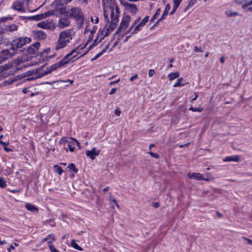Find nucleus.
Wrapping results in <instances>:
<instances>
[{"label":"nucleus","instance_id":"f257e3e1","mask_svg":"<svg viewBox=\"0 0 252 252\" xmlns=\"http://www.w3.org/2000/svg\"><path fill=\"white\" fill-rule=\"evenodd\" d=\"M31 41V38L28 37H20L13 40L9 50L6 49L0 52V64L5 60L14 56L17 51H22L23 50L19 49Z\"/></svg>","mask_w":252,"mask_h":252},{"label":"nucleus","instance_id":"f03ea898","mask_svg":"<svg viewBox=\"0 0 252 252\" xmlns=\"http://www.w3.org/2000/svg\"><path fill=\"white\" fill-rule=\"evenodd\" d=\"M72 39L71 32L69 30H66L60 33L59 39L55 47L56 50H59L65 47L70 40Z\"/></svg>","mask_w":252,"mask_h":252},{"label":"nucleus","instance_id":"7ed1b4c3","mask_svg":"<svg viewBox=\"0 0 252 252\" xmlns=\"http://www.w3.org/2000/svg\"><path fill=\"white\" fill-rule=\"evenodd\" d=\"M110 29V23H107L103 29H100L97 33V37L93 42V45H96L100 42L104 37L107 36L109 33Z\"/></svg>","mask_w":252,"mask_h":252},{"label":"nucleus","instance_id":"20e7f679","mask_svg":"<svg viewBox=\"0 0 252 252\" xmlns=\"http://www.w3.org/2000/svg\"><path fill=\"white\" fill-rule=\"evenodd\" d=\"M70 16L76 21L81 20V23L84 24V14L79 7H73L70 9Z\"/></svg>","mask_w":252,"mask_h":252},{"label":"nucleus","instance_id":"39448f33","mask_svg":"<svg viewBox=\"0 0 252 252\" xmlns=\"http://www.w3.org/2000/svg\"><path fill=\"white\" fill-rule=\"evenodd\" d=\"M115 13H114V9L111 10V31L114 29V26L117 24L119 21V10L118 5H115Z\"/></svg>","mask_w":252,"mask_h":252},{"label":"nucleus","instance_id":"423d86ee","mask_svg":"<svg viewBox=\"0 0 252 252\" xmlns=\"http://www.w3.org/2000/svg\"><path fill=\"white\" fill-rule=\"evenodd\" d=\"M70 61H71V59H68L66 56H65L58 63L51 65L49 67V71L52 72L53 70H55L57 68L60 67L68 63Z\"/></svg>","mask_w":252,"mask_h":252},{"label":"nucleus","instance_id":"0eeeda50","mask_svg":"<svg viewBox=\"0 0 252 252\" xmlns=\"http://www.w3.org/2000/svg\"><path fill=\"white\" fill-rule=\"evenodd\" d=\"M30 0H17L13 2L12 4V8L16 10H17L20 12H24L25 11V9L24 7L25 4V1H26L27 3H28L29 1Z\"/></svg>","mask_w":252,"mask_h":252},{"label":"nucleus","instance_id":"6e6552de","mask_svg":"<svg viewBox=\"0 0 252 252\" xmlns=\"http://www.w3.org/2000/svg\"><path fill=\"white\" fill-rule=\"evenodd\" d=\"M40 45V43L39 42H37L34 44H32L31 46L28 47L26 49H24L23 51L25 54L29 55H32L37 51Z\"/></svg>","mask_w":252,"mask_h":252},{"label":"nucleus","instance_id":"1a4fd4ad","mask_svg":"<svg viewBox=\"0 0 252 252\" xmlns=\"http://www.w3.org/2000/svg\"><path fill=\"white\" fill-rule=\"evenodd\" d=\"M130 20V17L129 16L125 15L123 18L122 21L118 30L116 32V34L119 31L125 30L128 27Z\"/></svg>","mask_w":252,"mask_h":252},{"label":"nucleus","instance_id":"9d476101","mask_svg":"<svg viewBox=\"0 0 252 252\" xmlns=\"http://www.w3.org/2000/svg\"><path fill=\"white\" fill-rule=\"evenodd\" d=\"M87 45V44L85 45H80L78 46L77 48L75 49H74L72 50L70 53H69L68 54H67L66 56L67 57L68 59H70V57L73 55L74 53H78L80 50L83 49L86 47ZM77 55H74L71 59H73V58H75L76 57Z\"/></svg>","mask_w":252,"mask_h":252},{"label":"nucleus","instance_id":"9b49d317","mask_svg":"<svg viewBox=\"0 0 252 252\" xmlns=\"http://www.w3.org/2000/svg\"><path fill=\"white\" fill-rule=\"evenodd\" d=\"M99 154V151L96 149L95 148H93L91 150H87L86 154L92 159H94L96 156Z\"/></svg>","mask_w":252,"mask_h":252},{"label":"nucleus","instance_id":"f8f14e48","mask_svg":"<svg viewBox=\"0 0 252 252\" xmlns=\"http://www.w3.org/2000/svg\"><path fill=\"white\" fill-rule=\"evenodd\" d=\"M69 24L70 21L68 17H62L59 20L58 27L63 29L68 26Z\"/></svg>","mask_w":252,"mask_h":252},{"label":"nucleus","instance_id":"ddd939ff","mask_svg":"<svg viewBox=\"0 0 252 252\" xmlns=\"http://www.w3.org/2000/svg\"><path fill=\"white\" fill-rule=\"evenodd\" d=\"M33 35L37 40H43L46 38V33L42 31H33Z\"/></svg>","mask_w":252,"mask_h":252},{"label":"nucleus","instance_id":"4468645a","mask_svg":"<svg viewBox=\"0 0 252 252\" xmlns=\"http://www.w3.org/2000/svg\"><path fill=\"white\" fill-rule=\"evenodd\" d=\"M125 7L127 10L130 11L133 14H135L138 11V8L136 5L133 3H126L125 4Z\"/></svg>","mask_w":252,"mask_h":252},{"label":"nucleus","instance_id":"2eb2a0df","mask_svg":"<svg viewBox=\"0 0 252 252\" xmlns=\"http://www.w3.org/2000/svg\"><path fill=\"white\" fill-rule=\"evenodd\" d=\"M18 29V26L15 24H12L8 26H5L2 27V32H1V33H5L8 31L9 32H13L17 30Z\"/></svg>","mask_w":252,"mask_h":252},{"label":"nucleus","instance_id":"dca6fc26","mask_svg":"<svg viewBox=\"0 0 252 252\" xmlns=\"http://www.w3.org/2000/svg\"><path fill=\"white\" fill-rule=\"evenodd\" d=\"M187 176L189 178H192L197 180H204L203 176L199 173H189Z\"/></svg>","mask_w":252,"mask_h":252},{"label":"nucleus","instance_id":"f3484780","mask_svg":"<svg viewBox=\"0 0 252 252\" xmlns=\"http://www.w3.org/2000/svg\"><path fill=\"white\" fill-rule=\"evenodd\" d=\"M51 71H49V68H47L46 70L44 71L41 74L39 73L38 75H36L35 77H32L28 78L27 80H29V81L34 80V79H37L38 78L42 77L45 75H47V74L51 73Z\"/></svg>","mask_w":252,"mask_h":252},{"label":"nucleus","instance_id":"a211bd4d","mask_svg":"<svg viewBox=\"0 0 252 252\" xmlns=\"http://www.w3.org/2000/svg\"><path fill=\"white\" fill-rule=\"evenodd\" d=\"M223 160L224 161H238L239 160V157L238 156L227 157Z\"/></svg>","mask_w":252,"mask_h":252},{"label":"nucleus","instance_id":"6ab92c4d","mask_svg":"<svg viewBox=\"0 0 252 252\" xmlns=\"http://www.w3.org/2000/svg\"><path fill=\"white\" fill-rule=\"evenodd\" d=\"M42 18V16L41 15H37L33 16L30 17H22V18L23 19H29V20H33L35 21H39L41 20Z\"/></svg>","mask_w":252,"mask_h":252},{"label":"nucleus","instance_id":"aec40b11","mask_svg":"<svg viewBox=\"0 0 252 252\" xmlns=\"http://www.w3.org/2000/svg\"><path fill=\"white\" fill-rule=\"evenodd\" d=\"M109 44L110 43H108V44L106 45L104 49H103L100 52L96 55L93 58L91 59V61H94L96 60L98 58H99L104 52H105L106 50L108 48Z\"/></svg>","mask_w":252,"mask_h":252},{"label":"nucleus","instance_id":"412c9836","mask_svg":"<svg viewBox=\"0 0 252 252\" xmlns=\"http://www.w3.org/2000/svg\"><path fill=\"white\" fill-rule=\"evenodd\" d=\"M25 207L28 210L31 212H37L38 211L37 208L36 206L31 204H26Z\"/></svg>","mask_w":252,"mask_h":252},{"label":"nucleus","instance_id":"4be33fe9","mask_svg":"<svg viewBox=\"0 0 252 252\" xmlns=\"http://www.w3.org/2000/svg\"><path fill=\"white\" fill-rule=\"evenodd\" d=\"M183 80V78H178L177 82L176 83H175L174 85H173V87H178L184 86L188 83V82H186L185 83H182V81Z\"/></svg>","mask_w":252,"mask_h":252},{"label":"nucleus","instance_id":"5701e85b","mask_svg":"<svg viewBox=\"0 0 252 252\" xmlns=\"http://www.w3.org/2000/svg\"><path fill=\"white\" fill-rule=\"evenodd\" d=\"M71 246L74 248L76 250H79V251H82V248L80 247L77 243L75 242V240H72L71 242Z\"/></svg>","mask_w":252,"mask_h":252},{"label":"nucleus","instance_id":"b1692460","mask_svg":"<svg viewBox=\"0 0 252 252\" xmlns=\"http://www.w3.org/2000/svg\"><path fill=\"white\" fill-rule=\"evenodd\" d=\"M179 76V73L178 72H176L174 73H170L168 75V77L170 80H173Z\"/></svg>","mask_w":252,"mask_h":252},{"label":"nucleus","instance_id":"393cba45","mask_svg":"<svg viewBox=\"0 0 252 252\" xmlns=\"http://www.w3.org/2000/svg\"><path fill=\"white\" fill-rule=\"evenodd\" d=\"M12 18L11 17H3L1 18H0V23H4L7 21L8 20H11ZM2 32V27H0V34H1V32Z\"/></svg>","mask_w":252,"mask_h":252},{"label":"nucleus","instance_id":"a878e982","mask_svg":"<svg viewBox=\"0 0 252 252\" xmlns=\"http://www.w3.org/2000/svg\"><path fill=\"white\" fill-rule=\"evenodd\" d=\"M37 27L42 29H48L49 28V26L48 24L44 22H41L37 24Z\"/></svg>","mask_w":252,"mask_h":252},{"label":"nucleus","instance_id":"bb28decb","mask_svg":"<svg viewBox=\"0 0 252 252\" xmlns=\"http://www.w3.org/2000/svg\"><path fill=\"white\" fill-rule=\"evenodd\" d=\"M56 240L55 236L53 234L48 235V244L49 245H52V243Z\"/></svg>","mask_w":252,"mask_h":252},{"label":"nucleus","instance_id":"cd10ccee","mask_svg":"<svg viewBox=\"0 0 252 252\" xmlns=\"http://www.w3.org/2000/svg\"><path fill=\"white\" fill-rule=\"evenodd\" d=\"M197 1V0H190L188 3V5L185 9V11H188L189 8L192 6Z\"/></svg>","mask_w":252,"mask_h":252},{"label":"nucleus","instance_id":"c85d7f7f","mask_svg":"<svg viewBox=\"0 0 252 252\" xmlns=\"http://www.w3.org/2000/svg\"><path fill=\"white\" fill-rule=\"evenodd\" d=\"M73 142H74V141H72L71 140V141H67V146L71 152H73L75 149V147Z\"/></svg>","mask_w":252,"mask_h":252},{"label":"nucleus","instance_id":"c756f323","mask_svg":"<svg viewBox=\"0 0 252 252\" xmlns=\"http://www.w3.org/2000/svg\"><path fill=\"white\" fill-rule=\"evenodd\" d=\"M54 167L56 170V172L59 175H62V174L63 172V170L62 169L61 167L58 166V165H55Z\"/></svg>","mask_w":252,"mask_h":252},{"label":"nucleus","instance_id":"7c9ffc66","mask_svg":"<svg viewBox=\"0 0 252 252\" xmlns=\"http://www.w3.org/2000/svg\"><path fill=\"white\" fill-rule=\"evenodd\" d=\"M226 14L227 17H230L232 16H235L238 15L239 13L237 12H231L230 11H226Z\"/></svg>","mask_w":252,"mask_h":252},{"label":"nucleus","instance_id":"2f4dec72","mask_svg":"<svg viewBox=\"0 0 252 252\" xmlns=\"http://www.w3.org/2000/svg\"><path fill=\"white\" fill-rule=\"evenodd\" d=\"M67 168H69V170H72L75 173H77L78 172V169L76 168L75 165L73 163H70Z\"/></svg>","mask_w":252,"mask_h":252},{"label":"nucleus","instance_id":"473e14b6","mask_svg":"<svg viewBox=\"0 0 252 252\" xmlns=\"http://www.w3.org/2000/svg\"><path fill=\"white\" fill-rule=\"evenodd\" d=\"M189 110H191L193 112H201L203 111V108H201V107H198V108H194L193 107H190L189 108Z\"/></svg>","mask_w":252,"mask_h":252},{"label":"nucleus","instance_id":"72a5a7b5","mask_svg":"<svg viewBox=\"0 0 252 252\" xmlns=\"http://www.w3.org/2000/svg\"><path fill=\"white\" fill-rule=\"evenodd\" d=\"M6 186V182L2 177H0V187L1 188H4Z\"/></svg>","mask_w":252,"mask_h":252},{"label":"nucleus","instance_id":"f704fd0d","mask_svg":"<svg viewBox=\"0 0 252 252\" xmlns=\"http://www.w3.org/2000/svg\"><path fill=\"white\" fill-rule=\"evenodd\" d=\"M48 247L51 252H60L53 245H48Z\"/></svg>","mask_w":252,"mask_h":252},{"label":"nucleus","instance_id":"c9c22d12","mask_svg":"<svg viewBox=\"0 0 252 252\" xmlns=\"http://www.w3.org/2000/svg\"><path fill=\"white\" fill-rule=\"evenodd\" d=\"M148 20H149V16H147L142 20V21L140 23V24L143 27L146 24V23L148 21Z\"/></svg>","mask_w":252,"mask_h":252},{"label":"nucleus","instance_id":"e433bc0d","mask_svg":"<svg viewBox=\"0 0 252 252\" xmlns=\"http://www.w3.org/2000/svg\"><path fill=\"white\" fill-rule=\"evenodd\" d=\"M71 0H59V3L61 5H63L71 1Z\"/></svg>","mask_w":252,"mask_h":252},{"label":"nucleus","instance_id":"4c0bfd02","mask_svg":"<svg viewBox=\"0 0 252 252\" xmlns=\"http://www.w3.org/2000/svg\"><path fill=\"white\" fill-rule=\"evenodd\" d=\"M179 6L173 4V7L172 11L170 12V15H173L175 12V11L177 10V9Z\"/></svg>","mask_w":252,"mask_h":252},{"label":"nucleus","instance_id":"58836bf2","mask_svg":"<svg viewBox=\"0 0 252 252\" xmlns=\"http://www.w3.org/2000/svg\"><path fill=\"white\" fill-rule=\"evenodd\" d=\"M148 153L153 158H158L159 156V155L157 154V153H153V152H148Z\"/></svg>","mask_w":252,"mask_h":252},{"label":"nucleus","instance_id":"ea45409f","mask_svg":"<svg viewBox=\"0 0 252 252\" xmlns=\"http://www.w3.org/2000/svg\"><path fill=\"white\" fill-rule=\"evenodd\" d=\"M160 11H161L159 8L157 10V11H156V13H155V14L153 16V17H154L155 19H157V17H158V16L160 14Z\"/></svg>","mask_w":252,"mask_h":252},{"label":"nucleus","instance_id":"a19ab883","mask_svg":"<svg viewBox=\"0 0 252 252\" xmlns=\"http://www.w3.org/2000/svg\"><path fill=\"white\" fill-rule=\"evenodd\" d=\"M102 3L104 6H110V4L109 3V0H102Z\"/></svg>","mask_w":252,"mask_h":252},{"label":"nucleus","instance_id":"79ce46f5","mask_svg":"<svg viewBox=\"0 0 252 252\" xmlns=\"http://www.w3.org/2000/svg\"><path fill=\"white\" fill-rule=\"evenodd\" d=\"M111 202L114 203L118 209H120V206L115 199H111Z\"/></svg>","mask_w":252,"mask_h":252},{"label":"nucleus","instance_id":"37998d69","mask_svg":"<svg viewBox=\"0 0 252 252\" xmlns=\"http://www.w3.org/2000/svg\"><path fill=\"white\" fill-rule=\"evenodd\" d=\"M242 238L247 242L248 244L252 246V240L248 239L245 237H242Z\"/></svg>","mask_w":252,"mask_h":252},{"label":"nucleus","instance_id":"c03bdc74","mask_svg":"<svg viewBox=\"0 0 252 252\" xmlns=\"http://www.w3.org/2000/svg\"><path fill=\"white\" fill-rule=\"evenodd\" d=\"M173 1V4L179 6L182 0H172Z\"/></svg>","mask_w":252,"mask_h":252},{"label":"nucleus","instance_id":"a18cd8bd","mask_svg":"<svg viewBox=\"0 0 252 252\" xmlns=\"http://www.w3.org/2000/svg\"><path fill=\"white\" fill-rule=\"evenodd\" d=\"M50 52V48H47L46 49H45L41 53V55L42 56H44V55L45 54H47L48 53H49V52Z\"/></svg>","mask_w":252,"mask_h":252},{"label":"nucleus","instance_id":"49530a36","mask_svg":"<svg viewBox=\"0 0 252 252\" xmlns=\"http://www.w3.org/2000/svg\"><path fill=\"white\" fill-rule=\"evenodd\" d=\"M114 113L117 116H119L121 113V111L119 109V108H116L115 110Z\"/></svg>","mask_w":252,"mask_h":252},{"label":"nucleus","instance_id":"de8ad7c7","mask_svg":"<svg viewBox=\"0 0 252 252\" xmlns=\"http://www.w3.org/2000/svg\"><path fill=\"white\" fill-rule=\"evenodd\" d=\"M155 73V71L154 69H150L149 71L148 75L150 77H152L154 74Z\"/></svg>","mask_w":252,"mask_h":252},{"label":"nucleus","instance_id":"09e8293b","mask_svg":"<svg viewBox=\"0 0 252 252\" xmlns=\"http://www.w3.org/2000/svg\"><path fill=\"white\" fill-rule=\"evenodd\" d=\"M168 12L166 11H164L163 14L161 17L159 18V20H162L165 18V17L167 15Z\"/></svg>","mask_w":252,"mask_h":252},{"label":"nucleus","instance_id":"8fccbe9b","mask_svg":"<svg viewBox=\"0 0 252 252\" xmlns=\"http://www.w3.org/2000/svg\"><path fill=\"white\" fill-rule=\"evenodd\" d=\"M194 51L195 52H202V50L198 48L197 46H195L194 47Z\"/></svg>","mask_w":252,"mask_h":252},{"label":"nucleus","instance_id":"3c124183","mask_svg":"<svg viewBox=\"0 0 252 252\" xmlns=\"http://www.w3.org/2000/svg\"><path fill=\"white\" fill-rule=\"evenodd\" d=\"M70 140L72 141H74V143H76V144L77 145L78 147H79V149H81V147L80 146V144L78 142V141H77L74 138H71Z\"/></svg>","mask_w":252,"mask_h":252},{"label":"nucleus","instance_id":"603ef678","mask_svg":"<svg viewBox=\"0 0 252 252\" xmlns=\"http://www.w3.org/2000/svg\"><path fill=\"white\" fill-rule=\"evenodd\" d=\"M170 9V5L169 4H167L166 5L164 11L168 13Z\"/></svg>","mask_w":252,"mask_h":252},{"label":"nucleus","instance_id":"864d4df0","mask_svg":"<svg viewBox=\"0 0 252 252\" xmlns=\"http://www.w3.org/2000/svg\"><path fill=\"white\" fill-rule=\"evenodd\" d=\"M143 26L139 23L135 27V29L138 32L141 30V28Z\"/></svg>","mask_w":252,"mask_h":252},{"label":"nucleus","instance_id":"5fc2aeb1","mask_svg":"<svg viewBox=\"0 0 252 252\" xmlns=\"http://www.w3.org/2000/svg\"><path fill=\"white\" fill-rule=\"evenodd\" d=\"M104 16L105 20L107 21V23H108L109 19L108 14H106L105 10L104 11Z\"/></svg>","mask_w":252,"mask_h":252},{"label":"nucleus","instance_id":"6e6d98bb","mask_svg":"<svg viewBox=\"0 0 252 252\" xmlns=\"http://www.w3.org/2000/svg\"><path fill=\"white\" fill-rule=\"evenodd\" d=\"M30 91H29V89L26 88H24L23 89V93L24 94H27L29 92H30Z\"/></svg>","mask_w":252,"mask_h":252},{"label":"nucleus","instance_id":"4d7b16f0","mask_svg":"<svg viewBox=\"0 0 252 252\" xmlns=\"http://www.w3.org/2000/svg\"><path fill=\"white\" fill-rule=\"evenodd\" d=\"M194 95L195 96H194V98L192 99L191 102H193V101L195 100L198 96V94L196 93H194Z\"/></svg>","mask_w":252,"mask_h":252},{"label":"nucleus","instance_id":"13d9d810","mask_svg":"<svg viewBox=\"0 0 252 252\" xmlns=\"http://www.w3.org/2000/svg\"><path fill=\"white\" fill-rule=\"evenodd\" d=\"M137 77V74H135L133 76H132V77H130V80L131 81H133L134 79H135Z\"/></svg>","mask_w":252,"mask_h":252},{"label":"nucleus","instance_id":"bf43d9fd","mask_svg":"<svg viewBox=\"0 0 252 252\" xmlns=\"http://www.w3.org/2000/svg\"><path fill=\"white\" fill-rule=\"evenodd\" d=\"M15 249V247L13 245H11L9 248L7 249L8 252H10L11 250H14Z\"/></svg>","mask_w":252,"mask_h":252},{"label":"nucleus","instance_id":"052dcab7","mask_svg":"<svg viewBox=\"0 0 252 252\" xmlns=\"http://www.w3.org/2000/svg\"><path fill=\"white\" fill-rule=\"evenodd\" d=\"M48 235L47 236V237L46 238H43L42 240H41V243H44L46 241H47L48 242Z\"/></svg>","mask_w":252,"mask_h":252},{"label":"nucleus","instance_id":"680f3d73","mask_svg":"<svg viewBox=\"0 0 252 252\" xmlns=\"http://www.w3.org/2000/svg\"><path fill=\"white\" fill-rule=\"evenodd\" d=\"M120 79H117V80H115L114 81H111V85H114L117 82H119Z\"/></svg>","mask_w":252,"mask_h":252},{"label":"nucleus","instance_id":"e2e57ef3","mask_svg":"<svg viewBox=\"0 0 252 252\" xmlns=\"http://www.w3.org/2000/svg\"><path fill=\"white\" fill-rule=\"evenodd\" d=\"M0 144L4 146L8 145V143L4 142L1 140H0Z\"/></svg>","mask_w":252,"mask_h":252},{"label":"nucleus","instance_id":"0e129e2a","mask_svg":"<svg viewBox=\"0 0 252 252\" xmlns=\"http://www.w3.org/2000/svg\"><path fill=\"white\" fill-rule=\"evenodd\" d=\"M77 0L78 1H79V2H82L84 3L87 4V3H88V2L89 0Z\"/></svg>","mask_w":252,"mask_h":252},{"label":"nucleus","instance_id":"69168bd1","mask_svg":"<svg viewBox=\"0 0 252 252\" xmlns=\"http://www.w3.org/2000/svg\"><path fill=\"white\" fill-rule=\"evenodd\" d=\"M225 58L224 57H221L220 58V61L221 63H223L224 62Z\"/></svg>","mask_w":252,"mask_h":252},{"label":"nucleus","instance_id":"338daca9","mask_svg":"<svg viewBox=\"0 0 252 252\" xmlns=\"http://www.w3.org/2000/svg\"><path fill=\"white\" fill-rule=\"evenodd\" d=\"M161 20H159V19L155 23V24L153 25V27H157L159 22Z\"/></svg>","mask_w":252,"mask_h":252},{"label":"nucleus","instance_id":"774afa93","mask_svg":"<svg viewBox=\"0 0 252 252\" xmlns=\"http://www.w3.org/2000/svg\"><path fill=\"white\" fill-rule=\"evenodd\" d=\"M117 88L111 89V94H114L116 91Z\"/></svg>","mask_w":252,"mask_h":252}]
</instances>
